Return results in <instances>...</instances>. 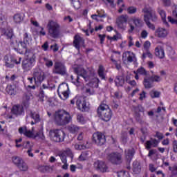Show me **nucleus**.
<instances>
[{"mask_svg":"<svg viewBox=\"0 0 177 177\" xmlns=\"http://www.w3.org/2000/svg\"><path fill=\"white\" fill-rule=\"evenodd\" d=\"M31 96H32V94L30 92L24 93L22 96L21 104H17L12 106L11 109L12 114L16 115V117L23 115L24 114V109H28L30 107V99H31Z\"/></svg>","mask_w":177,"mask_h":177,"instance_id":"1","label":"nucleus"},{"mask_svg":"<svg viewBox=\"0 0 177 177\" xmlns=\"http://www.w3.org/2000/svg\"><path fill=\"white\" fill-rule=\"evenodd\" d=\"M97 115L102 121L109 122L113 117V111L109 105L102 102L97 109Z\"/></svg>","mask_w":177,"mask_h":177,"instance_id":"2","label":"nucleus"},{"mask_svg":"<svg viewBox=\"0 0 177 177\" xmlns=\"http://www.w3.org/2000/svg\"><path fill=\"white\" fill-rule=\"evenodd\" d=\"M54 121L57 125L63 127L71 121V115L65 110H58L54 114Z\"/></svg>","mask_w":177,"mask_h":177,"instance_id":"3","label":"nucleus"},{"mask_svg":"<svg viewBox=\"0 0 177 177\" xmlns=\"http://www.w3.org/2000/svg\"><path fill=\"white\" fill-rule=\"evenodd\" d=\"M47 28L48 31V35H50L51 38L56 39L60 37V24H59V23L57 21L53 20L48 21Z\"/></svg>","mask_w":177,"mask_h":177,"instance_id":"4","label":"nucleus"},{"mask_svg":"<svg viewBox=\"0 0 177 177\" xmlns=\"http://www.w3.org/2000/svg\"><path fill=\"white\" fill-rule=\"evenodd\" d=\"M153 138H157V139L151 138L149 140L146 141L145 149L147 150H150L151 147H157L161 140L164 139V133L160 131H156V134L153 135Z\"/></svg>","mask_w":177,"mask_h":177,"instance_id":"5","label":"nucleus"},{"mask_svg":"<svg viewBox=\"0 0 177 177\" xmlns=\"http://www.w3.org/2000/svg\"><path fill=\"white\" fill-rule=\"evenodd\" d=\"M80 111H88L89 106L86 102L85 97L82 96H75L73 99L71 100V104H75Z\"/></svg>","mask_w":177,"mask_h":177,"instance_id":"6","label":"nucleus"},{"mask_svg":"<svg viewBox=\"0 0 177 177\" xmlns=\"http://www.w3.org/2000/svg\"><path fill=\"white\" fill-rule=\"evenodd\" d=\"M37 56L35 53L31 57H28L22 60L21 68L25 73H28L35 66Z\"/></svg>","mask_w":177,"mask_h":177,"instance_id":"7","label":"nucleus"},{"mask_svg":"<svg viewBox=\"0 0 177 177\" xmlns=\"http://www.w3.org/2000/svg\"><path fill=\"white\" fill-rule=\"evenodd\" d=\"M50 139L55 143H62L66 138V133L61 129H53L49 132Z\"/></svg>","mask_w":177,"mask_h":177,"instance_id":"8","label":"nucleus"},{"mask_svg":"<svg viewBox=\"0 0 177 177\" xmlns=\"http://www.w3.org/2000/svg\"><path fill=\"white\" fill-rule=\"evenodd\" d=\"M53 73L58 75H66L67 74V68L60 62H56L54 64Z\"/></svg>","mask_w":177,"mask_h":177,"instance_id":"9","label":"nucleus"},{"mask_svg":"<svg viewBox=\"0 0 177 177\" xmlns=\"http://www.w3.org/2000/svg\"><path fill=\"white\" fill-rule=\"evenodd\" d=\"M92 138L93 142L97 146H103L106 143V136L100 131L94 133Z\"/></svg>","mask_w":177,"mask_h":177,"instance_id":"10","label":"nucleus"},{"mask_svg":"<svg viewBox=\"0 0 177 177\" xmlns=\"http://www.w3.org/2000/svg\"><path fill=\"white\" fill-rule=\"evenodd\" d=\"M108 160L113 165H120L122 162V155L119 152H113L108 155Z\"/></svg>","mask_w":177,"mask_h":177,"instance_id":"11","label":"nucleus"},{"mask_svg":"<svg viewBox=\"0 0 177 177\" xmlns=\"http://www.w3.org/2000/svg\"><path fill=\"white\" fill-rule=\"evenodd\" d=\"M73 45L74 48H75V49L80 52L81 48H82V46H85V39L84 37H81L80 34H76L73 37Z\"/></svg>","mask_w":177,"mask_h":177,"instance_id":"12","label":"nucleus"},{"mask_svg":"<svg viewBox=\"0 0 177 177\" xmlns=\"http://www.w3.org/2000/svg\"><path fill=\"white\" fill-rule=\"evenodd\" d=\"M24 40L19 41L21 46L24 49L25 53H30V50L27 48V45H30V42L32 41L31 35L28 32H25L23 35Z\"/></svg>","mask_w":177,"mask_h":177,"instance_id":"13","label":"nucleus"},{"mask_svg":"<svg viewBox=\"0 0 177 177\" xmlns=\"http://www.w3.org/2000/svg\"><path fill=\"white\" fill-rule=\"evenodd\" d=\"M12 162L20 169L21 171H27L28 166L20 157L14 156L12 158Z\"/></svg>","mask_w":177,"mask_h":177,"instance_id":"14","label":"nucleus"},{"mask_svg":"<svg viewBox=\"0 0 177 177\" xmlns=\"http://www.w3.org/2000/svg\"><path fill=\"white\" fill-rule=\"evenodd\" d=\"M128 23V15H120L116 19V24L120 30H125Z\"/></svg>","mask_w":177,"mask_h":177,"instance_id":"15","label":"nucleus"},{"mask_svg":"<svg viewBox=\"0 0 177 177\" xmlns=\"http://www.w3.org/2000/svg\"><path fill=\"white\" fill-rule=\"evenodd\" d=\"M74 72L78 77H82L84 78V81L88 82L89 81V76L88 75V72L84 68H75Z\"/></svg>","mask_w":177,"mask_h":177,"instance_id":"16","label":"nucleus"},{"mask_svg":"<svg viewBox=\"0 0 177 177\" xmlns=\"http://www.w3.org/2000/svg\"><path fill=\"white\" fill-rule=\"evenodd\" d=\"M33 77L39 85L44 82V80H45V73H44L41 70H35L33 72Z\"/></svg>","mask_w":177,"mask_h":177,"instance_id":"17","label":"nucleus"},{"mask_svg":"<svg viewBox=\"0 0 177 177\" xmlns=\"http://www.w3.org/2000/svg\"><path fill=\"white\" fill-rule=\"evenodd\" d=\"M94 167L97 169V171H100V172H107V165L106 162L100 160H97L94 162Z\"/></svg>","mask_w":177,"mask_h":177,"instance_id":"18","label":"nucleus"},{"mask_svg":"<svg viewBox=\"0 0 177 177\" xmlns=\"http://www.w3.org/2000/svg\"><path fill=\"white\" fill-rule=\"evenodd\" d=\"M155 56L158 59H164L165 57V51L162 46H158L155 48Z\"/></svg>","mask_w":177,"mask_h":177,"instance_id":"19","label":"nucleus"},{"mask_svg":"<svg viewBox=\"0 0 177 177\" xmlns=\"http://www.w3.org/2000/svg\"><path fill=\"white\" fill-rule=\"evenodd\" d=\"M155 35L158 38H165L168 35V30L164 28H158L155 31Z\"/></svg>","mask_w":177,"mask_h":177,"instance_id":"20","label":"nucleus"},{"mask_svg":"<svg viewBox=\"0 0 177 177\" xmlns=\"http://www.w3.org/2000/svg\"><path fill=\"white\" fill-rule=\"evenodd\" d=\"M158 12L159 13L162 21L163 22V24H165L167 27L169 28V24L167 21V12L165 10L161 9V8H158Z\"/></svg>","mask_w":177,"mask_h":177,"instance_id":"21","label":"nucleus"},{"mask_svg":"<svg viewBox=\"0 0 177 177\" xmlns=\"http://www.w3.org/2000/svg\"><path fill=\"white\" fill-rule=\"evenodd\" d=\"M142 84L145 89H151L154 86V83H153L150 77H145Z\"/></svg>","mask_w":177,"mask_h":177,"instance_id":"22","label":"nucleus"},{"mask_svg":"<svg viewBox=\"0 0 177 177\" xmlns=\"http://www.w3.org/2000/svg\"><path fill=\"white\" fill-rule=\"evenodd\" d=\"M142 12L144 13H147L146 15H144V19H145L146 16H147V18L149 19V21L151 20V21L156 22L157 21V15H153L151 12H149L147 9H143Z\"/></svg>","mask_w":177,"mask_h":177,"instance_id":"23","label":"nucleus"},{"mask_svg":"<svg viewBox=\"0 0 177 177\" xmlns=\"http://www.w3.org/2000/svg\"><path fill=\"white\" fill-rule=\"evenodd\" d=\"M115 85L120 88V86H124V84H125V79L124 77L121 75L116 76L114 80Z\"/></svg>","mask_w":177,"mask_h":177,"instance_id":"24","label":"nucleus"},{"mask_svg":"<svg viewBox=\"0 0 177 177\" xmlns=\"http://www.w3.org/2000/svg\"><path fill=\"white\" fill-rule=\"evenodd\" d=\"M28 81L30 84L28 86V89H35L39 85L33 76L32 77H28Z\"/></svg>","mask_w":177,"mask_h":177,"instance_id":"25","label":"nucleus"},{"mask_svg":"<svg viewBox=\"0 0 177 177\" xmlns=\"http://www.w3.org/2000/svg\"><path fill=\"white\" fill-rule=\"evenodd\" d=\"M68 91H70V88H68V84H60L57 89L58 96H61L60 93H63L64 92H68Z\"/></svg>","mask_w":177,"mask_h":177,"instance_id":"26","label":"nucleus"},{"mask_svg":"<svg viewBox=\"0 0 177 177\" xmlns=\"http://www.w3.org/2000/svg\"><path fill=\"white\" fill-rule=\"evenodd\" d=\"M135 155V149H128L127 151H125V156L127 161L129 162H131L132 161V159L133 158V156Z\"/></svg>","mask_w":177,"mask_h":177,"instance_id":"27","label":"nucleus"},{"mask_svg":"<svg viewBox=\"0 0 177 177\" xmlns=\"http://www.w3.org/2000/svg\"><path fill=\"white\" fill-rule=\"evenodd\" d=\"M13 20L14 23H16V24H20V23L24 20V17L20 13H17L14 15Z\"/></svg>","mask_w":177,"mask_h":177,"instance_id":"28","label":"nucleus"},{"mask_svg":"<svg viewBox=\"0 0 177 177\" xmlns=\"http://www.w3.org/2000/svg\"><path fill=\"white\" fill-rule=\"evenodd\" d=\"M4 62H5L6 67H7L8 68H13V67H15V64H13V62L12 61V58H9V57L5 56Z\"/></svg>","mask_w":177,"mask_h":177,"instance_id":"29","label":"nucleus"},{"mask_svg":"<svg viewBox=\"0 0 177 177\" xmlns=\"http://www.w3.org/2000/svg\"><path fill=\"white\" fill-rule=\"evenodd\" d=\"M97 74L101 80H106V75L104 74V66H103V65L99 66Z\"/></svg>","mask_w":177,"mask_h":177,"instance_id":"30","label":"nucleus"},{"mask_svg":"<svg viewBox=\"0 0 177 177\" xmlns=\"http://www.w3.org/2000/svg\"><path fill=\"white\" fill-rule=\"evenodd\" d=\"M131 21L136 26V27H142L143 26V21L140 19L139 17H133L131 19Z\"/></svg>","mask_w":177,"mask_h":177,"instance_id":"31","label":"nucleus"},{"mask_svg":"<svg viewBox=\"0 0 177 177\" xmlns=\"http://www.w3.org/2000/svg\"><path fill=\"white\" fill-rule=\"evenodd\" d=\"M68 130L71 133H78V131H80V127L75 124H71L68 127Z\"/></svg>","mask_w":177,"mask_h":177,"instance_id":"32","label":"nucleus"},{"mask_svg":"<svg viewBox=\"0 0 177 177\" xmlns=\"http://www.w3.org/2000/svg\"><path fill=\"white\" fill-rule=\"evenodd\" d=\"M132 110L135 113V114L145 112V108H143V106H142V105L140 104H138L137 106H133Z\"/></svg>","mask_w":177,"mask_h":177,"instance_id":"33","label":"nucleus"},{"mask_svg":"<svg viewBox=\"0 0 177 177\" xmlns=\"http://www.w3.org/2000/svg\"><path fill=\"white\" fill-rule=\"evenodd\" d=\"M111 61L115 66V68L120 71L122 68L121 61L114 59V55H111Z\"/></svg>","mask_w":177,"mask_h":177,"instance_id":"34","label":"nucleus"},{"mask_svg":"<svg viewBox=\"0 0 177 177\" xmlns=\"http://www.w3.org/2000/svg\"><path fill=\"white\" fill-rule=\"evenodd\" d=\"M144 21L145 22V24L147 26L148 28H150V30H152V31H154L156 30V26H154V24H151L150 21H149V18L147 15H145V19H144Z\"/></svg>","mask_w":177,"mask_h":177,"instance_id":"35","label":"nucleus"},{"mask_svg":"<svg viewBox=\"0 0 177 177\" xmlns=\"http://www.w3.org/2000/svg\"><path fill=\"white\" fill-rule=\"evenodd\" d=\"M6 91L8 95H16V90L15 89V86H12V84L8 85Z\"/></svg>","mask_w":177,"mask_h":177,"instance_id":"36","label":"nucleus"},{"mask_svg":"<svg viewBox=\"0 0 177 177\" xmlns=\"http://www.w3.org/2000/svg\"><path fill=\"white\" fill-rule=\"evenodd\" d=\"M4 35L6 37L7 39H12V38H13V29H6L4 32Z\"/></svg>","mask_w":177,"mask_h":177,"instance_id":"37","label":"nucleus"},{"mask_svg":"<svg viewBox=\"0 0 177 177\" xmlns=\"http://www.w3.org/2000/svg\"><path fill=\"white\" fill-rule=\"evenodd\" d=\"M114 31L116 32V35L113 37L107 36V39L111 41H118V39L121 38V34H120L117 30H114Z\"/></svg>","mask_w":177,"mask_h":177,"instance_id":"38","label":"nucleus"},{"mask_svg":"<svg viewBox=\"0 0 177 177\" xmlns=\"http://www.w3.org/2000/svg\"><path fill=\"white\" fill-rule=\"evenodd\" d=\"M149 95L152 99H156L160 97L161 96V92L157 91L155 90H152L150 91Z\"/></svg>","mask_w":177,"mask_h":177,"instance_id":"39","label":"nucleus"},{"mask_svg":"<svg viewBox=\"0 0 177 177\" xmlns=\"http://www.w3.org/2000/svg\"><path fill=\"white\" fill-rule=\"evenodd\" d=\"M38 170L39 172H41V174H45L46 172L50 171V167L49 166H39L38 168Z\"/></svg>","mask_w":177,"mask_h":177,"instance_id":"40","label":"nucleus"},{"mask_svg":"<svg viewBox=\"0 0 177 177\" xmlns=\"http://www.w3.org/2000/svg\"><path fill=\"white\" fill-rule=\"evenodd\" d=\"M137 74H140V75H145L147 76L149 73H147V71L143 67L140 66L138 68L136 71Z\"/></svg>","mask_w":177,"mask_h":177,"instance_id":"41","label":"nucleus"},{"mask_svg":"<svg viewBox=\"0 0 177 177\" xmlns=\"http://www.w3.org/2000/svg\"><path fill=\"white\" fill-rule=\"evenodd\" d=\"M43 60L45 62V66H47L48 68H50V67L53 66V61H52V59L44 57Z\"/></svg>","mask_w":177,"mask_h":177,"instance_id":"42","label":"nucleus"},{"mask_svg":"<svg viewBox=\"0 0 177 177\" xmlns=\"http://www.w3.org/2000/svg\"><path fill=\"white\" fill-rule=\"evenodd\" d=\"M36 138H39L41 140H45V135L44 134V131L39 130L38 132H37L35 134V139H36Z\"/></svg>","mask_w":177,"mask_h":177,"instance_id":"43","label":"nucleus"},{"mask_svg":"<svg viewBox=\"0 0 177 177\" xmlns=\"http://www.w3.org/2000/svg\"><path fill=\"white\" fill-rule=\"evenodd\" d=\"M77 120L78 122H80V124H82V125L86 122L85 118H84V115L81 113L77 114Z\"/></svg>","mask_w":177,"mask_h":177,"instance_id":"44","label":"nucleus"},{"mask_svg":"<svg viewBox=\"0 0 177 177\" xmlns=\"http://www.w3.org/2000/svg\"><path fill=\"white\" fill-rule=\"evenodd\" d=\"M30 117L35 120V122H39L41 119L39 118V114L35 113H30Z\"/></svg>","mask_w":177,"mask_h":177,"instance_id":"45","label":"nucleus"},{"mask_svg":"<svg viewBox=\"0 0 177 177\" xmlns=\"http://www.w3.org/2000/svg\"><path fill=\"white\" fill-rule=\"evenodd\" d=\"M142 57L143 59H146V57L153 59V55L150 53V50H145V53H142Z\"/></svg>","mask_w":177,"mask_h":177,"instance_id":"46","label":"nucleus"},{"mask_svg":"<svg viewBox=\"0 0 177 177\" xmlns=\"http://www.w3.org/2000/svg\"><path fill=\"white\" fill-rule=\"evenodd\" d=\"M60 95L61 96H59L60 99H62V100H66V99H68V97L70 96V91L60 93Z\"/></svg>","mask_w":177,"mask_h":177,"instance_id":"47","label":"nucleus"},{"mask_svg":"<svg viewBox=\"0 0 177 177\" xmlns=\"http://www.w3.org/2000/svg\"><path fill=\"white\" fill-rule=\"evenodd\" d=\"M88 151L82 152L81 155L79 156L80 161H85L88 158Z\"/></svg>","mask_w":177,"mask_h":177,"instance_id":"48","label":"nucleus"},{"mask_svg":"<svg viewBox=\"0 0 177 177\" xmlns=\"http://www.w3.org/2000/svg\"><path fill=\"white\" fill-rule=\"evenodd\" d=\"M136 12H138L136 7L130 6L127 8V13H129V15H135Z\"/></svg>","mask_w":177,"mask_h":177,"instance_id":"49","label":"nucleus"},{"mask_svg":"<svg viewBox=\"0 0 177 177\" xmlns=\"http://www.w3.org/2000/svg\"><path fill=\"white\" fill-rule=\"evenodd\" d=\"M149 78H151V80L153 84H154V82H161V77H160L157 75H152V76L149 77Z\"/></svg>","mask_w":177,"mask_h":177,"instance_id":"50","label":"nucleus"},{"mask_svg":"<svg viewBox=\"0 0 177 177\" xmlns=\"http://www.w3.org/2000/svg\"><path fill=\"white\" fill-rule=\"evenodd\" d=\"M24 136H26V138H30V139H35L34 133L28 129L26 131Z\"/></svg>","mask_w":177,"mask_h":177,"instance_id":"51","label":"nucleus"},{"mask_svg":"<svg viewBox=\"0 0 177 177\" xmlns=\"http://www.w3.org/2000/svg\"><path fill=\"white\" fill-rule=\"evenodd\" d=\"M75 149L76 150H85L86 149H88V147L84 144H76L75 145Z\"/></svg>","mask_w":177,"mask_h":177,"instance_id":"52","label":"nucleus"},{"mask_svg":"<svg viewBox=\"0 0 177 177\" xmlns=\"http://www.w3.org/2000/svg\"><path fill=\"white\" fill-rule=\"evenodd\" d=\"M21 147H24V149H28L29 150L30 149H32V145L30 143V141L24 142Z\"/></svg>","mask_w":177,"mask_h":177,"instance_id":"53","label":"nucleus"},{"mask_svg":"<svg viewBox=\"0 0 177 177\" xmlns=\"http://www.w3.org/2000/svg\"><path fill=\"white\" fill-rule=\"evenodd\" d=\"M39 102H44L45 99V91H44V90L42 89H40L39 91Z\"/></svg>","mask_w":177,"mask_h":177,"instance_id":"54","label":"nucleus"},{"mask_svg":"<svg viewBox=\"0 0 177 177\" xmlns=\"http://www.w3.org/2000/svg\"><path fill=\"white\" fill-rule=\"evenodd\" d=\"M27 127L24 126L19 128L18 132L20 133V135H25L26 132H27Z\"/></svg>","mask_w":177,"mask_h":177,"instance_id":"55","label":"nucleus"},{"mask_svg":"<svg viewBox=\"0 0 177 177\" xmlns=\"http://www.w3.org/2000/svg\"><path fill=\"white\" fill-rule=\"evenodd\" d=\"M161 2L163 3V6H165V8H168L171 6L172 1L171 0H160Z\"/></svg>","mask_w":177,"mask_h":177,"instance_id":"56","label":"nucleus"},{"mask_svg":"<svg viewBox=\"0 0 177 177\" xmlns=\"http://www.w3.org/2000/svg\"><path fill=\"white\" fill-rule=\"evenodd\" d=\"M171 146H172L174 153H177V140H172Z\"/></svg>","mask_w":177,"mask_h":177,"instance_id":"57","label":"nucleus"},{"mask_svg":"<svg viewBox=\"0 0 177 177\" xmlns=\"http://www.w3.org/2000/svg\"><path fill=\"white\" fill-rule=\"evenodd\" d=\"M150 46H151V43L149 41H146L144 43V49L145 50H150Z\"/></svg>","mask_w":177,"mask_h":177,"instance_id":"58","label":"nucleus"},{"mask_svg":"<svg viewBox=\"0 0 177 177\" xmlns=\"http://www.w3.org/2000/svg\"><path fill=\"white\" fill-rule=\"evenodd\" d=\"M132 55H129L127 57V62L129 63H132V62H133V60H135V54L133 53H131Z\"/></svg>","mask_w":177,"mask_h":177,"instance_id":"59","label":"nucleus"},{"mask_svg":"<svg viewBox=\"0 0 177 177\" xmlns=\"http://www.w3.org/2000/svg\"><path fill=\"white\" fill-rule=\"evenodd\" d=\"M59 157L62 163L67 162V156L64 153H61Z\"/></svg>","mask_w":177,"mask_h":177,"instance_id":"60","label":"nucleus"},{"mask_svg":"<svg viewBox=\"0 0 177 177\" xmlns=\"http://www.w3.org/2000/svg\"><path fill=\"white\" fill-rule=\"evenodd\" d=\"M73 7L75 8V9L78 10L80 9V8H81V3L80 2V1H74L73 3Z\"/></svg>","mask_w":177,"mask_h":177,"instance_id":"61","label":"nucleus"},{"mask_svg":"<svg viewBox=\"0 0 177 177\" xmlns=\"http://www.w3.org/2000/svg\"><path fill=\"white\" fill-rule=\"evenodd\" d=\"M98 37L100 38V44H104V39H106V35H98Z\"/></svg>","mask_w":177,"mask_h":177,"instance_id":"62","label":"nucleus"},{"mask_svg":"<svg viewBox=\"0 0 177 177\" xmlns=\"http://www.w3.org/2000/svg\"><path fill=\"white\" fill-rule=\"evenodd\" d=\"M50 49H53V52H57V50H59V46H57V44H55L50 46Z\"/></svg>","mask_w":177,"mask_h":177,"instance_id":"63","label":"nucleus"},{"mask_svg":"<svg viewBox=\"0 0 177 177\" xmlns=\"http://www.w3.org/2000/svg\"><path fill=\"white\" fill-rule=\"evenodd\" d=\"M177 176V165L173 167L171 177Z\"/></svg>","mask_w":177,"mask_h":177,"instance_id":"64","label":"nucleus"}]
</instances>
